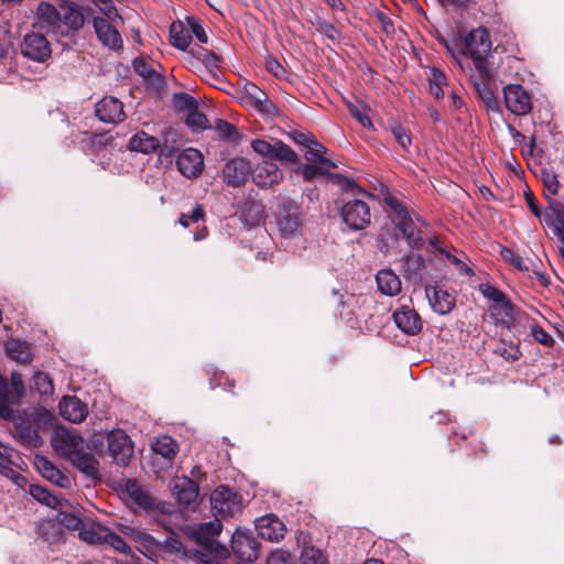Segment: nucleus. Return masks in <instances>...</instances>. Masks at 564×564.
I'll return each instance as SVG.
<instances>
[{
    "instance_id": "obj_1",
    "label": "nucleus",
    "mask_w": 564,
    "mask_h": 564,
    "mask_svg": "<svg viewBox=\"0 0 564 564\" xmlns=\"http://www.w3.org/2000/svg\"><path fill=\"white\" fill-rule=\"evenodd\" d=\"M465 54L474 63L480 78L485 80L494 79L495 73L488 61L491 53V40L485 28L471 30L464 39Z\"/></svg>"
},
{
    "instance_id": "obj_2",
    "label": "nucleus",
    "mask_w": 564,
    "mask_h": 564,
    "mask_svg": "<svg viewBox=\"0 0 564 564\" xmlns=\"http://www.w3.org/2000/svg\"><path fill=\"white\" fill-rule=\"evenodd\" d=\"M122 23V18L116 7L100 8V15L93 18V26L97 39L110 50L122 47L123 42L118 30Z\"/></svg>"
},
{
    "instance_id": "obj_3",
    "label": "nucleus",
    "mask_w": 564,
    "mask_h": 564,
    "mask_svg": "<svg viewBox=\"0 0 564 564\" xmlns=\"http://www.w3.org/2000/svg\"><path fill=\"white\" fill-rule=\"evenodd\" d=\"M300 216V206L293 202H288L282 205L276 220L281 237L290 243L285 246V249H290L292 252H296L299 243L301 249L305 248Z\"/></svg>"
},
{
    "instance_id": "obj_4",
    "label": "nucleus",
    "mask_w": 564,
    "mask_h": 564,
    "mask_svg": "<svg viewBox=\"0 0 564 564\" xmlns=\"http://www.w3.org/2000/svg\"><path fill=\"white\" fill-rule=\"evenodd\" d=\"M383 204L389 217L406 239L409 246L413 249L422 248L424 240L421 234L415 230L406 208L391 194L384 195Z\"/></svg>"
},
{
    "instance_id": "obj_5",
    "label": "nucleus",
    "mask_w": 564,
    "mask_h": 564,
    "mask_svg": "<svg viewBox=\"0 0 564 564\" xmlns=\"http://www.w3.org/2000/svg\"><path fill=\"white\" fill-rule=\"evenodd\" d=\"M25 395L22 375L12 371L10 381L0 373V419L10 421L14 417V406L19 405Z\"/></svg>"
},
{
    "instance_id": "obj_6",
    "label": "nucleus",
    "mask_w": 564,
    "mask_h": 564,
    "mask_svg": "<svg viewBox=\"0 0 564 564\" xmlns=\"http://www.w3.org/2000/svg\"><path fill=\"white\" fill-rule=\"evenodd\" d=\"M210 507L214 516L218 519L234 518L242 511V497L234 488L220 485L210 494Z\"/></svg>"
},
{
    "instance_id": "obj_7",
    "label": "nucleus",
    "mask_w": 564,
    "mask_h": 564,
    "mask_svg": "<svg viewBox=\"0 0 564 564\" xmlns=\"http://www.w3.org/2000/svg\"><path fill=\"white\" fill-rule=\"evenodd\" d=\"M107 452L113 462L122 467L129 465L133 455V443L130 436L120 429L107 433Z\"/></svg>"
},
{
    "instance_id": "obj_8",
    "label": "nucleus",
    "mask_w": 564,
    "mask_h": 564,
    "mask_svg": "<svg viewBox=\"0 0 564 564\" xmlns=\"http://www.w3.org/2000/svg\"><path fill=\"white\" fill-rule=\"evenodd\" d=\"M231 550L241 562L252 563L260 555V543L249 530L237 529L231 535Z\"/></svg>"
},
{
    "instance_id": "obj_9",
    "label": "nucleus",
    "mask_w": 564,
    "mask_h": 564,
    "mask_svg": "<svg viewBox=\"0 0 564 564\" xmlns=\"http://www.w3.org/2000/svg\"><path fill=\"white\" fill-rule=\"evenodd\" d=\"M251 148L256 153L262 156L276 159L288 163L299 162L297 154L288 144L280 140L269 142L264 139H256L251 142Z\"/></svg>"
},
{
    "instance_id": "obj_10",
    "label": "nucleus",
    "mask_w": 564,
    "mask_h": 564,
    "mask_svg": "<svg viewBox=\"0 0 564 564\" xmlns=\"http://www.w3.org/2000/svg\"><path fill=\"white\" fill-rule=\"evenodd\" d=\"M341 217L349 228L362 230L370 224V208L364 200L352 199L343 206Z\"/></svg>"
},
{
    "instance_id": "obj_11",
    "label": "nucleus",
    "mask_w": 564,
    "mask_h": 564,
    "mask_svg": "<svg viewBox=\"0 0 564 564\" xmlns=\"http://www.w3.org/2000/svg\"><path fill=\"white\" fill-rule=\"evenodd\" d=\"M9 422H13L15 433L21 443L32 447H40L43 444V440L37 434V429L29 410H23L17 415L14 414V417Z\"/></svg>"
},
{
    "instance_id": "obj_12",
    "label": "nucleus",
    "mask_w": 564,
    "mask_h": 564,
    "mask_svg": "<svg viewBox=\"0 0 564 564\" xmlns=\"http://www.w3.org/2000/svg\"><path fill=\"white\" fill-rule=\"evenodd\" d=\"M124 494L127 503L138 513L140 511L152 512L155 510L154 498L143 488L137 479H127Z\"/></svg>"
},
{
    "instance_id": "obj_13",
    "label": "nucleus",
    "mask_w": 564,
    "mask_h": 564,
    "mask_svg": "<svg viewBox=\"0 0 564 564\" xmlns=\"http://www.w3.org/2000/svg\"><path fill=\"white\" fill-rule=\"evenodd\" d=\"M21 53L24 57L44 62L51 56V46L43 34L32 32L28 33L21 43Z\"/></svg>"
},
{
    "instance_id": "obj_14",
    "label": "nucleus",
    "mask_w": 564,
    "mask_h": 564,
    "mask_svg": "<svg viewBox=\"0 0 564 564\" xmlns=\"http://www.w3.org/2000/svg\"><path fill=\"white\" fill-rule=\"evenodd\" d=\"M172 494L178 505L195 508L199 503V486L189 477H182L172 487Z\"/></svg>"
},
{
    "instance_id": "obj_15",
    "label": "nucleus",
    "mask_w": 564,
    "mask_h": 564,
    "mask_svg": "<svg viewBox=\"0 0 564 564\" xmlns=\"http://www.w3.org/2000/svg\"><path fill=\"white\" fill-rule=\"evenodd\" d=\"M503 97L508 110L517 116H524L532 108L530 95L520 85L505 87Z\"/></svg>"
},
{
    "instance_id": "obj_16",
    "label": "nucleus",
    "mask_w": 564,
    "mask_h": 564,
    "mask_svg": "<svg viewBox=\"0 0 564 564\" xmlns=\"http://www.w3.org/2000/svg\"><path fill=\"white\" fill-rule=\"evenodd\" d=\"M258 535L270 542H278L284 538L286 527L275 514L269 513L256 520Z\"/></svg>"
},
{
    "instance_id": "obj_17",
    "label": "nucleus",
    "mask_w": 564,
    "mask_h": 564,
    "mask_svg": "<svg viewBox=\"0 0 564 564\" xmlns=\"http://www.w3.org/2000/svg\"><path fill=\"white\" fill-rule=\"evenodd\" d=\"M62 24V13L51 3L41 2L33 25L46 32H56Z\"/></svg>"
},
{
    "instance_id": "obj_18",
    "label": "nucleus",
    "mask_w": 564,
    "mask_h": 564,
    "mask_svg": "<svg viewBox=\"0 0 564 564\" xmlns=\"http://www.w3.org/2000/svg\"><path fill=\"white\" fill-rule=\"evenodd\" d=\"M84 443L85 441L80 435L73 434L64 429L57 430L52 438V446L55 451L61 452L67 458L83 449Z\"/></svg>"
},
{
    "instance_id": "obj_19",
    "label": "nucleus",
    "mask_w": 564,
    "mask_h": 564,
    "mask_svg": "<svg viewBox=\"0 0 564 564\" xmlns=\"http://www.w3.org/2000/svg\"><path fill=\"white\" fill-rule=\"evenodd\" d=\"M59 414L72 423H82L88 415L87 404L76 395H65L58 403Z\"/></svg>"
},
{
    "instance_id": "obj_20",
    "label": "nucleus",
    "mask_w": 564,
    "mask_h": 564,
    "mask_svg": "<svg viewBox=\"0 0 564 564\" xmlns=\"http://www.w3.org/2000/svg\"><path fill=\"white\" fill-rule=\"evenodd\" d=\"M176 164L184 176L192 178L202 173L204 160L198 150L188 148L177 156Z\"/></svg>"
},
{
    "instance_id": "obj_21",
    "label": "nucleus",
    "mask_w": 564,
    "mask_h": 564,
    "mask_svg": "<svg viewBox=\"0 0 564 564\" xmlns=\"http://www.w3.org/2000/svg\"><path fill=\"white\" fill-rule=\"evenodd\" d=\"M253 182L263 188L278 184L283 178L282 171L270 161H262L252 170Z\"/></svg>"
},
{
    "instance_id": "obj_22",
    "label": "nucleus",
    "mask_w": 564,
    "mask_h": 564,
    "mask_svg": "<svg viewBox=\"0 0 564 564\" xmlns=\"http://www.w3.org/2000/svg\"><path fill=\"white\" fill-rule=\"evenodd\" d=\"M251 173V164L247 159L236 158L229 161L223 171L224 180L234 186L245 183Z\"/></svg>"
},
{
    "instance_id": "obj_23",
    "label": "nucleus",
    "mask_w": 564,
    "mask_h": 564,
    "mask_svg": "<svg viewBox=\"0 0 564 564\" xmlns=\"http://www.w3.org/2000/svg\"><path fill=\"white\" fill-rule=\"evenodd\" d=\"M34 466L39 473L52 484L61 487L68 488L70 486L69 478L64 475L48 458L42 455L34 457Z\"/></svg>"
},
{
    "instance_id": "obj_24",
    "label": "nucleus",
    "mask_w": 564,
    "mask_h": 564,
    "mask_svg": "<svg viewBox=\"0 0 564 564\" xmlns=\"http://www.w3.org/2000/svg\"><path fill=\"white\" fill-rule=\"evenodd\" d=\"M96 116L104 122H119L124 118L122 102L115 97H104L96 105Z\"/></svg>"
},
{
    "instance_id": "obj_25",
    "label": "nucleus",
    "mask_w": 564,
    "mask_h": 564,
    "mask_svg": "<svg viewBox=\"0 0 564 564\" xmlns=\"http://www.w3.org/2000/svg\"><path fill=\"white\" fill-rule=\"evenodd\" d=\"M197 542L202 550L196 551L195 556L200 561H207L208 556H214L218 560H225L229 556L228 549L212 536H205L202 533L197 536Z\"/></svg>"
},
{
    "instance_id": "obj_26",
    "label": "nucleus",
    "mask_w": 564,
    "mask_h": 564,
    "mask_svg": "<svg viewBox=\"0 0 564 564\" xmlns=\"http://www.w3.org/2000/svg\"><path fill=\"white\" fill-rule=\"evenodd\" d=\"M73 466L91 479H97L99 475V462L91 453L84 448L68 458Z\"/></svg>"
},
{
    "instance_id": "obj_27",
    "label": "nucleus",
    "mask_w": 564,
    "mask_h": 564,
    "mask_svg": "<svg viewBox=\"0 0 564 564\" xmlns=\"http://www.w3.org/2000/svg\"><path fill=\"white\" fill-rule=\"evenodd\" d=\"M479 291L485 299L492 303L494 308L501 310V312L507 316L512 314V304L505 293L495 285L490 283H481L479 284Z\"/></svg>"
},
{
    "instance_id": "obj_28",
    "label": "nucleus",
    "mask_w": 564,
    "mask_h": 564,
    "mask_svg": "<svg viewBox=\"0 0 564 564\" xmlns=\"http://www.w3.org/2000/svg\"><path fill=\"white\" fill-rule=\"evenodd\" d=\"M4 351L9 358L23 365L30 364L33 360L30 344L18 338L6 340Z\"/></svg>"
},
{
    "instance_id": "obj_29",
    "label": "nucleus",
    "mask_w": 564,
    "mask_h": 564,
    "mask_svg": "<svg viewBox=\"0 0 564 564\" xmlns=\"http://www.w3.org/2000/svg\"><path fill=\"white\" fill-rule=\"evenodd\" d=\"M243 93L249 98L250 104L260 112L271 113L274 110V106L268 100L267 94L253 83H246Z\"/></svg>"
},
{
    "instance_id": "obj_30",
    "label": "nucleus",
    "mask_w": 564,
    "mask_h": 564,
    "mask_svg": "<svg viewBox=\"0 0 564 564\" xmlns=\"http://www.w3.org/2000/svg\"><path fill=\"white\" fill-rule=\"evenodd\" d=\"M151 448L154 454L165 459L166 464L173 462L180 449L177 442L166 434L156 437L155 441L152 442Z\"/></svg>"
},
{
    "instance_id": "obj_31",
    "label": "nucleus",
    "mask_w": 564,
    "mask_h": 564,
    "mask_svg": "<svg viewBox=\"0 0 564 564\" xmlns=\"http://www.w3.org/2000/svg\"><path fill=\"white\" fill-rule=\"evenodd\" d=\"M427 296L434 313L438 315H446L454 307V296L445 290L434 288L432 295L427 291Z\"/></svg>"
},
{
    "instance_id": "obj_32",
    "label": "nucleus",
    "mask_w": 564,
    "mask_h": 564,
    "mask_svg": "<svg viewBox=\"0 0 564 564\" xmlns=\"http://www.w3.org/2000/svg\"><path fill=\"white\" fill-rule=\"evenodd\" d=\"M379 291L386 295H395L401 291V281L391 270H380L376 275Z\"/></svg>"
},
{
    "instance_id": "obj_33",
    "label": "nucleus",
    "mask_w": 564,
    "mask_h": 564,
    "mask_svg": "<svg viewBox=\"0 0 564 564\" xmlns=\"http://www.w3.org/2000/svg\"><path fill=\"white\" fill-rule=\"evenodd\" d=\"M138 551L147 556L149 560L156 562L162 556L161 541H158L151 534L143 531L141 535L137 536Z\"/></svg>"
},
{
    "instance_id": "obj_34",
    "label": "nucleus",
    "mask_w": 564,
    "mask_h": 564,
    "mask_svg": "<svg viewBox=\"0 0 564 564\" xmlns=\"http://www.w3.org/2000/svg\"><path fill=\"white\" fill-rule=\"evenodd\" d=\"M422 321L423 319H388L377 333L378 335H382L384 329L393 330L398 328L405 335L413 336L422 330Z\"/></svg>"
},
{
    "instance_id": "obj_35",
    "label": "nucleus",
    "mask_w": 564,
    "mask_h": 564,
    "mask_svg": "<svg viewBox=\"0 0 564 564\" xmlns=\"http://www.w3.org/2000/svg\"><path fill=\"white\" fill-rule=\"evenodd\" d=\"M160 145L159 139L155 137L149 135L148 133L141 131L135 133L129 141V148L132 151H139L142 153H150L156 150Z\"/></svg>"
},
{
    "instance_id": "obj_36",
    "label": "nucleus",
    "mask_w": 564,
    "mask_h": 564,
    "mask_svg": "<svg viewBox=\"0 0 564 564\" xmlns=\"http://www.w3.org/2000/svg\"><path fill=\"white\" fill-rule=\"evenodd\" d=\"M108 530L109 529L107 527L99 523H93L87 528L84 525L78 535L83 541L89 544H105Z\"/></svg>"
},
{
    "instance_id": "obj_37",
    "label": "nucleus",
    "mask_w": 564,
    "mask_h": 564,
    "mask_svg": "<svg viewBox=\"0 0 564 564\" xmlns=\"http://www.w3.org/2000/svg\"><path fill=\"white\" fill-rule=\"evenodd\" d=\"M171 43L176 48L186 50L192 42V35L187 28L181 22H174L170 28Z\"/></svg>"
},
{
    "instance_id": "obj_38",
    "label": "nucleus",
    "mask_w": 564,
    "mask_h": 564,
    "mask_svg": "<svg viewBox=\"0 0 564 564\" xmlns=\"http://www.w3.org/2000/svg\"><path fill=\"white\" fill-rule=\"evenodd\" d=\"M326 151V148L315 140L307 147L304 158L307 162L319 163L329 167H336V163L324 156Z\"/></svg>"
},
{
    "instance_id": "obj_39",
    "label": "nucleus",
    "mask_w": 564,
    "mask_h": 564,
    "mask_svg": "<svg viewBox=\"0 0 564 564\" xmlns=\"http://www.w3.org/2000/svg\"><path fill=\"white\" fill-rule=\"evenodd\" d=\"M30 412L37 429V434L41 431H48L55 426L56 417L47 409L40 406Z\"/></svg>"
},
{
    "instance_id": "obj_40",
    "label": "nucleus",
    "mask_w": 564,
    "mask_h": 564,
    "mask_svg": "<svg viewBox=\"0 0 564 564\" xmlns=\"http://www.w3.org/2000/svg\"><path fill=\"white\" fill-rule=\"evenodd\" d=\"M62 23L73 30L80 29L85 23V18L82 11L75 4L62 6Z\"/></svg>"
},
{
    "instance_id": "obj_41",
    "label": "nucleus",
    "mask_w": 564,
    "mask_h": 564,
    "mask_svg": "<svg viewBox=\"0 0 564 564\" xmlns=\"http://www.w3.org/2000/svg\"><path fill=\"white\" fill-rule=\"evenodd\" d=\"M30 495L40 503L45 505L52 509H57V507L61 505L59 499L55 495L40 485H31Z\"/></svg>"
},
{
    "instance_id": "obj_42",
    "label": "nucleus",
    "mask_w": 564,
    "mask_h": 564,
    "mask_svg": "<svg viewBox=\"0 0 564 564\" xmlns=\"http://www.w3.org/2000/svg\"><path fill=\"white\" fill-rule=\"evenodd\" d=\"M541 180L544 186L545 197L549 200V204L553 206V204L555 203L553 196L557 194L560 188L557 175L550 170H542Z\"/></svg>"
},
{
    "instance_id": "obj_43",
    "label": "nucleus",
    "mask_w": 564,
    "mask_h": 564,
    "mask_svg": "<svg viewBox=\"0 0 564 564\" xmlns=\"http://www.w3.org/2000/svg\"><path fill=\"white\" fill-rule=\"evenodd\" d=\"M206 373L209 377V384L212 389L223 387L227 391H232L235 381L230 379L224 371H217L214 366L206 367Z\"/></svg>"
},
{
    "instance_id": "obj_44",
    "label": "nucleus",
    "mask_w": 564,
    "mask_h": 564,
    "mask_svg": "<svg viewBox=\"0 0 564 564\" xmlns=\"http://www.w3.org/2000/svg\"><path fill=\"white\" fill-rule=\"evenodd\" d=\"M491 80L492 79L485 80L484 78H481V83H475V88L478 93V96L485 102L486 108L488 110H496L498 108V102L495 98L492 90L489 87V83Z\"/></svg>"
},
{
    "instance_id": "obj_45",
    "label": "nucleus",
    "mask_w": 564,
    "mask_h": 564,
    "mask_svg": "<svg viewBox=\"0 0 564 564\" xmlns=\"http://www.w3.org/2000/svg\"><path fill=\"white\" fill-rule=\"evenodd\" d=\"M347 107H348L351 116L354 118H356L362 127H365V128L372 127V122L369 117L370 109L366 105H364L360 101H356V102H348Z\"/></svg>"
},
{
    "instance_id": "obj_46",
    "label": "nucleus",
    "mask_w": 564,
    "mask_h": 564,
    "mask_svg": "<svg viewBox=\"0 0 564 564\" xmlns=\"http://www.w3.org/2000/svg\"><path fill=\"white\" fill-rule=\"evenodd\" d=\"M429 83L431 95L436 99H442L444 97L443 86L446 84L445 75L436 68H432Z\"/></svg>"
},
{
    "instance_id": "obj_47",
    "label": "nucleus",
    "mask_w": 564,
    "mask_h": 564,
    "mask_svg": "<svg viewBox=\"0 0 564 564\" xmlns=\"http://www.w3.org/2000/svg\"><path fill=\"white\" fill-rule=\"evenodd\" d=\"M34 388L41 395H51L54 392V384L48 373L36 371L32 378Z\"/></svg>"
},
{
    "instance_id": "obj_48",
    "label": "nucleus",
    "mask_w": 564,
    "mask_h": 564,
    "mask_svg": "<svg viewBox=\"0 0 564 564\" xmlns=\"http://www.w3.org/2000/svg\"><path fill=\"white\" fill-rule=\"evenodd\" d=\"M301 564H329L327 556L315 546H306L301 552Z\"/></svg>"
},
{
    "instance_id": "obj_49",
    "label": "nucleus",
    "mask_w": 564,
    "mask_h": 564,
    "mask_svg": "<svg viewBox=\"0 0 564 564\" xmlns=\"http://www.w3.org/2000/svg\"><path fill=\"white\" fill-rule=\"evenodd\" d=\"M390 131L394 138V140L399 143V145L404 150L408 151L412 139L409 133V131L399 122L393 121L390 123Z\"/></svg>"
},
{
    "instance_id": "obj_50",
    "label": "nucleus",
    "mask_w": 564,
    "mask_h": 564,
    "mask_svg": "<svg viewBox=\"0 0 564 564\" xmlns=\"http://www.w3.org/2000/svg\"><path fill=\"white\" fill-rule=\"evenodd\" d=\"M58 523L67 530L75 531L83 529V520L72 512L59 511L56 516Z\"/></svg>"
},
{
    "instance_id": "obj_51",
    "label": "nucleus",
    "mask_w": 564,
    "mask_h": 564,
    "mask_svg": "<svg viewBox=\"0 0 564 564\" xmlns=\"http://www.w3.org/2000/svg\"><path fill=\"white\" fill-rule=\"evenodd\" d=\"M329 169V166L322 165L319 163L308 162L302 166L301 173L305 181H312L319 175H327Z\"/></svg>"
},
{
    "instance_id": "obj_52",
    "label": "nucleus",
    "mask_w": 564,
    "mask_h": 564,
    "mask_svg": "<svg viewBox=\"0 0 564 564\" xmlns=\"http://www.w3.org/2000/svg\"><path fill=\"white\" fill-rule=\"evenodd\" d=\"M194 55L198 61H200L210 73L214 72V69H217L219 67V58L218 56L208 50L198 48Z\"/></svg>"
},
{
    "instance_id": "obj_53",
    "label": "nucleus",
    "mask_w": 564,
    "mask_h": 564,
    "mask_svg": "<svg viewBox=\"0 0 564 564\" xmlns=\"http://www.w3.org/2000/svg\"><path fill=\"white\" fill-rule=\"evenodd\" d=\"M329 176V181L339 186L340 188H343L344 191H350L352 192L354 194H358L361 192V188L350 178L341 175V174H338V173H335V174H332V173H328L327 174Z\"/></svg>"
},
{
    "instance_id": "obj_54",
    "label": "nucleus",
    "mask_w": 564,
    "mask_h": 564,
    "mask_svg": "<svg viewBox=\"0 0 564 564\" xmlns=\"http://www.w3.org/2000/svg\"><path fill=\"white\" fill-rule=\"evenodd\" d=\"M105 544H107L122 553L130 552V547L127 544V542L120 535L112 532L110 529L108 530V533L106 534Z\"/></svg>"
},
{
    "instance_id": "obj_55",
    "label": "nucleus",
    "mask_w": 564,
    "mask_h": 564,
    "mask_svg": "<svg viewBox=\"0 0 564 564\" xmlns=\"http://www.w3.org/2000/svg\"><path fill=\"white\" fill-rule=\"evenodd\" d=\"M204 218V208L202 205H196L191 213L182 214L178 223L183 227H188L191 223H196Z\"/></svg>"
},
{
    "instance_id": "obj_56",
    "label": "nucleus",
    "mask_w": 564,
    "mask_h": 564,
    "mask_svg": "<svg viewBox=\"0 0 564 564\" xmlns=\"http://www.w3.org/2000/svg\"><path fill=\"white\" fill-rule=\"evenodd\" d=\"M186 123L194 129H205L207 128V118L195 108L188 112Z\"/></svg>"
},
{
    "instance_id": "obj_57",
    "label": "nucleus",
    "mask_w": 564,
    "mask_h": 564,
    "mask_svg": "<svg viewBox=\"0 0 564 564\" xmlns=\"http://www.w3.org/2000/svg\"><path fill=\"white\" fill-rule=\"evenodd\" d=\"M216 131L224 138L229 140H236V137L238 135L236 128L228 123L225 120H217L215 123Z\"/></svg>"
},
{
    "instance_id": "obj_58",
    "label": "nucleus",
    "mask_w": 564,
    "mask_h": 564,
    "mask_svg": "<svg viewBox=\"0 0 564 564\" xmlns=\"http://www.w3.org/2000/svg\"><path fill=\"white\" fill-rule=\"evenodd\" d=\"M267 564H293L291 553L284 550L271 552L267 557Z\"/></svg>"
},
{
    "instance_id": "obj_59",
    "label": "nucleus",
    "mask_w": 564,
    "mask_h": 564,
    "mask_svg": "<svg viewBox=\"0 0 564 564\" xmlns=\"http://www.w3.org/2000/svg\"><path fill=\"white\" fill-rule=\"evenodd\" d=\"M174 104L177 108L188 110V112L196 108L195 99L185 93L175 94Z\"/></svg>"
},
{
    "instance_id": "obj_60",
    "label": "nucleus",
    "mask_w": 564,
    "mask_h": 564,
    "mask_svg": "<svg viewBox=\"0 0 564 564\" xmlns=\"http://www.w3.org/2000/svg\"><path fill=\"white\" fill-rule=\"evenodd\" d=\"M531 334L533 336V338L546 346V347H552L553 344H554V339L552 338V336L546 333L542 327H540L539 325H533L532 328H531Z\"/></svg>"
},
{
    "instance_id": "obj_61",
    "label": "nucleus",
    "mask_w": 564,
    "mask_h": 564,
    "mask_svg": "<svg viewBox=\"0 0 564 564\" xmlns=\"http://www.w3.org/2000/svg\"><path fill=\"white\" fill-rule=\"evenodd\" d=\"M188 30L191 35L194 34L202 43H207L208 37L202 24L195 18H187Z\"/></svg>"
},
{
    "instance_id": "obj_62",
    "label": "nucleus",
    "mask_w": 564,
    "mask_h": 564,
    "mask_svg": "<svg viewBox=\"0 0 564 564\" xmlns=\"http://www.w3.org/2000/svg\"><path fill=\"white\" fill-rule=\"evenodd\" d=\"M162 545V555L165 553H180L183 550L182 542L176 539L169 536L163 542H161Z\"/></svg>"
},
{
    "instance_id": "obj_63",
    "label": "nucleus",
    "mask_w": 564,
    "mask_h": 564,
    "mask_svg": "<svg viewBox=\"0 0 564 564\" xmlns=\"http://www.w3.org/2000/svg\"><path fill=\"white\" fill-rule=\"evenodd\" d=\"M405 268L412 273H417L423 265V258L420 254L411 253L405 258Z\"/></svg>"
},
{
    "instance_id": "obj_64",
    "label": "nucleus",
    "mask_w": 564,
    "mask_h": 564,
    "mask_svg": "<svg viewBox=\"0 0 564 564\" xmlns=\"http://www.w3.org/2000/svg\"><path fill=\"white\" fill-rule=\"evenodd\" d=\"M265 67L276 78H283L286 75L285 68L275 58L269 57Z\"/></svg>"
}]
</instances>
